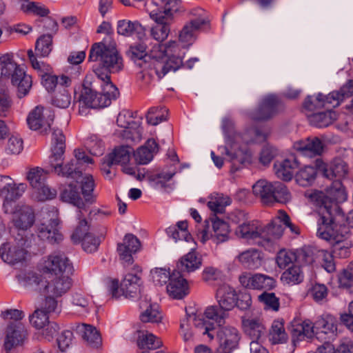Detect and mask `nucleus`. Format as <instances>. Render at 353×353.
I'll list each match as a JSON object with an SVG mask.
<instances>
[{"instance_id":"obj_24","label":"nucleus","mask_w":353,"mask_h":353,"mask_svg":"<svg viewBox=\"0 0 353 353\" xmlns=\"http://www.w3.org/2000/svg\"><path fill=\"white\" fill-rule=\"evenodd\" d=\"M141 247L139 239L132 234H127L123 242L118 243L117 252L121 261L130 265L133 263L132 254L136 253Z\"/></svg>"},{"instance_id":"obj_46","label":"nucleus","mask_w":353,"mask_h":353,"mask_svg":"<svg viewBox=\"0 0 353 353\" xmlns=\"http://www.w3.org/2000/svg\"><path fill=\"white\" fill-rule=\"evenodd\" d=\"M43 230L37 227L38 237L50 243H58L63 239L62 234L59 231V226L43 225Z\"/></svg>"},{"instance_id":"obj_18","label":"nucleus","mask_w":353,"mask_h":353,"mask_svg":"<svg viewBox=\"0 0 353 353\" xmlns=\"http://www.w3.org/2000/svg\"><path fill=\"white\" fill-rule=\"evenodd\" d=\"M54 117L51 110L38 105L29 113L27 124L30 130H40V133L46 134L54 121Z\"/></svg>"},{"instance_id":"obj_38","label":"nucleus","mask_w":353,"mask_h":353,"mask_svg":"<svg viewBox=\"0 0 353 353\" xmlns=\"http://www.w3.org/2000/svg\"><path fill=\"white\" fill-rule=\"evenodd\" d=\"M239 261L249 270H256L262 265L261 254L255 249H250L239 254Z\"/></svg>"},{"instance_id":"obj_42","label":"nucleus","mask_w":353,"mask_h":353,"mask_svg":"<svg viewBox=\"0 0 353 353\" xmlns=\"http://www.w3.org/2000/svg\"><path fill=\"white\" fill-rule=\"evenodd\" d=\"M263 240L258 242L259 245L268 247L276 239L283 234V228L281 225L276 223L268 224L263 227Z\"/></svg>"},{"instance_id":"obj_32","label":"nucleus","mask_w":353,"mask_h":353,"mask_svg":"<svg viewBox=\"0 0 353 353\" xmlns=\"http://www.w3.org/2000/svg\"><path fill=\"white\" fill-rule=\"evenodd\" d=\"M194 248H191L190 252L184 255L177 263V272H192L199 269L202 264V261L197 254L194 251Z\"/></svg>"},{"instance_id":"obj_57","label":"nucleus","mask_w":353,"mask_h":353,"mask_svg":"<svg viewBox=\"0 0 353 353\" xmlns=\"http://www.w3.org/2000/svg\"><path fill=\"white\" fill-rule=\"evenodd\" d=\"M21 10L26 13H33L40 17H46L50 12L45 6L34 1L22 4Z\"/></svg>"},{"instance_id":"obj_33","label":"nucleus","mask_w":353,"mask_h":353,"mask_svg":"<svg viewBox=\"0 0 353 353\" xmlns=\"http://www.w3.org/2000/svg\"><path fill=\"white\" fill-rule=\"evenodd\" d=\"M140 308L143 312L140 314V319L143 323H159L162 316L159 311V306L156 303H150L145 299L140 302Z\"/></svg>"},{"instance_id":"obj_27","label":"nucleus","mask_w":353,"mask_h":353,"mask_svg":"<svg viewBox=\"0 0 353 353\" xmlns=\"http://www.w3.org/2000/svg\"><path fill=\"white\" fill-rule=\"evenodd\" d=\"M293 147L303 155L309 157L320 155L323 150V144L317 137H309L298 141L294 143Z\"/></svg>"},{"instance_id":"obj_19","label":"nucleus","mask_w":353,"mask_h":353,"mask_svg":"<svg viewBox=\"0 0 353 353\" xmlns=\"http://www.w3.org/2000/svg\"><path fill=\"white\" fill-rule=\"evenodd\" d=\"M239 280L241 285L245 288L265 292L274 288L276 283L273 277L260 273L244 272L239 276Z\"/></svg>"},{"instance_id":"obj_28","label":"nucleus","mask_w":353,"mask_h":353,"mask_svg":"<svg viewBox=\"0 0 353 353\" xmlns=\"http://www.w3.org/2000/svg\"><path fill=\"white\" fill-rule=\"evenodd\" d=\"M117 125L123 128V137L132 139L141 138V128L139 125L132 120V116L127 112H120L117 119Z\"/></svg>"},{"instance_id":"obj_50","label":"nucleus","mask_w":353,"mask_h":353,"mask_svg":"<svg viewBox=\"0 0 353 353\" xmlns=\"http://www.w3.org/2000/svg\"><path fill=\"white\" fill-rule=\"evenodd\" d=\"M292 337H297L298 339L302 340L305 336L309 339H314L316 334V328L314 323L310 321H305L301 325L292 330Z\"/></svg>"},{"instance_id":"obj_1","label":"nucleus","mask_w":353,"mask_h":353,"mask_svg":"<svg viewBox=\"0 0 353 353\" xmlns=\"http://www.w3.org/2000/svg\"><path fill=\"white\" fill-rule=\"evenodd\" d=\"M88 60L97 65L94 66V74H88L83 81L79 103L94 109L107 107L119 95L110 74L123 68V59L114 43L99 42L92 46Z\"/></svg>"},{"instance_id":"obj_44","label":"nucleus","mask_w":353,"mask_h":353,"mask_svg":"<svg viewBox=\"0 0 353 353\" xmlns=\"http://www.w3.org/2000/svg\"><path fill=\"white\" fill-rule=\"evenodd\" d=\"M137 345L140 348L155 350L162 345L161 341L148 331H139Z\"/></svg>"},{"instance_id":"obj_41","label":"nucleus","mask_w":353,"mask_h":353,"mask_svg":"<svg viewBox=\"0 0 353 353\" xmlns=\"http://www.w3.org/2000/svg\"><path fill=\"white\" fill-rule=\"evenodd\" d=\"M77 331L81 334L82 338L93 347H98L101 343V338L97 329L86 324H82L77 327Z\"/></svg>"},{"instance_id":"obj_25","label":"nucleus","mask_w":353,"mask_h":353,"mask_svg":"<svg viewBox=\"0 0 353 353\" xmlns=\"http://www.w3.org/2000/svg\"><path fill=\"white\" fill-rule=\"evenodd\" d=\"M167 292L170 296L176 299H181L189 293L187 281L181 273L174 271L167 286Z\"/></svg>"},{"instance_id":"obj_52","label":"nucleus","mask_w":353,"mask_h":353,"mask_svg":"<svg viewBox=\"0 0 353 353\" xmlns=\"http://www.w3.org/2000/svg\"><path fill=\"white\" fill-rule=\"evenodd\" d=\"M81 192L83 196L84 203L88 205L93 203L95 201L92 194L94 190V183L93 178L91 175L85 176L81 181Z\"/></svg>"},{"instance_id":"obj_39","label":"nucleus","mask_w":353,"mask_h":353,"mask_svg":"<svg viewBox=\"0 0 353 353\" xmlns=\"http://www.w3.org/2000/svg\"><path fill=\"white\" fill-rule=\"evenodd\" d=\"M37 227L43 230V225L59 226L58 210L54 206L43 207L37 214Z\"/></svg>"},{"instance_id":"obj_6","label":"nucleus","mask_w":353,"mask_h":353,"mask_svg":"<svg viewBox=\"0 0 353 353\" xmlns=\"http://www.w3.org/2000/svg\"><path fill=\"white\" fill-rule=\"evenodd\" d=\"M159 12L152 11L150 18L154 21L150 29V36L159 44L165 41L170 32V24L174 13L182 11L179 0H152Z\"/></svg>"},{"instance_id":"obj_7","label":"nucleus","mask_w":353,"mask_h":353,"mask_svg":"<svg viewBox=\"0 0 353 353\" xmlns=\"http://www.w3.org/2000/svg\"><path fill=\"white\" fill-rule=\"evenodd\" d=\"M222 129L225 134L226 145L219 148L221 154L226 155L225 159L232 163L231 170L236 172L240 165L249 163L252 161V154L247 149L238 148L236 150L234 139L236 135L234 132V123L229 118L222 120Z\"/></svg>"},{"instance_id":"obj_10","label":"nucleus","mask_w":353,"mask_h":353,"mask_svg":"<svg viewBox=\"0 0 353 353\" xmlns=\"http://www.w3.org/2000/svg\"><path fill=\"white\" fill-rule=\"evenodd\" d=\"M36 237L18 234L12 240L0 247V256L2 260L11 265L23 261L28 253V249L35 245Z\"/></svg>"},{"instance_id":"obj_56","label":"nucleus","mask_w":353,"mask_h":353,"mask_svg":"<svg viewBox=\"0 0 353 353\" xmlns=\"http://www.w3.org/2000/svg\"><path fill=\"white\" fill-rule=\"evenodd\" d=\"M259 301L264 305L265 308L278 311L280 307L279 299L274 293L264 292L258 296Z\"/></svg>"},{"instance_id":"obj_53","label":"nucleus","mask_w":353,"mask_h":353,"mask_svg":"<svg viewBox=\"0 0 353 353\" xmlns=\"http://www.w3.org/2000/svg\"><path fill=\"white\" fill-rule=\"evenodd\" d=\"M23 283L26 287H30L33 290L44 294L46 279H43L41 276L29 272L25 276Z\"/></svg>"},{"instance_id":"obj_60","label":"nucleus","mask_w":353,"mask_h":353,"mask_svg":"<svg viewBox=\"0 0 353 353\" xmlns=\"http://www.w3.org/2000/svg\"><path fill=\"white\" fill-rule=\"evenodd\" d=\"M152 281L156 285H163L170 282L172 274L165 268H156L150 272Z\"/></svg>"},{"instance_id":"obj_31","label":"nucleus","mask_w":353,"mask_h":353,"mask_svg":"<svg viewBox=\"0 0 353 353\" xmlns=\"http://www.w3.org/2000/svg\"><path fill=\"white\" fill-rule=\"evenodd\" d=\"M207 23V20L198 18L185 23L179 33V41L184 43H192L195 40L196 31Z\"/></svg>"},{"instance_id":"obj_40","label":"nucleus","mask_w":353,"mask_h":353,"mask_svg":"<svg viewBox=\"0 0 353 353\" xmlns=\"http://www.w3.org/2000/svg\"><path fill=\"white\" fill-rule=\"evenodd\" d=\"M212 223V232L210 234V238L216 244L223 243L229 239L230 229L228 224L218 219L214 218L211 219Z\"/></svg>"},{"instance_id":"obj_48","label":"nucleus","mask_w":353,"mask_h":353,"mask_svg":"<svg viewBox=\"0 0 353 353\" xmlns=\"http://www.w3.org/2000/svg\"><path fill=\"white\" fill-rule=\"evenodd\" d=\"M52 50V37L50 34L41 36L36 41L35 52L37 56L48 57Z\"/></svg>"},{"instance_id":"obj_9","label":"nucleus","mask_w":353,"mask_h":353,"mask_svg":"<svg viewBox=\"0 0 353 353\" xmlns=\"http://www.w3.org/2000/svg\"><path fill=\"white\" fill-rule=\"evenodd\" d=\"M216 299L219 307L216 306L209 307L205 310L204 315L207 319L214 323L215 327H220L224 323L226 312L235 307L236 292L233 288L223 284L217 289Z\"/></svg>"},{"instance_id":"obj_43","label":"nucleus","mask_w":353,"mask_h":353,"mask_svg":"<svg viewBox=\"0 0 353 353\" xmlns=\"http://www.w3.org/2000/svg\"><path fill=\"white\" fill-rule=\"evenodd\" d=\"M317 174L316 169L313 166H305L295 174L296 183L303 187L312 185Z\"/></svg>"},{"instance_id":"obj_17","label":"nucleus","mask_w":353,"mask_h":353,"mask_svg":"<svg viewBox=\"0 0 353 353\" xmlns=\"http://www.w3.org/2000/svg\"><path fill=\"white\" fill-rule=\"evenodd\" d=\"M79 224L71 235L74 243H81L82 248L86 252L92 253L97 250L101 239L88 232L89 225L85 218L79 219Z\"/></svg>"},{"instance_id":"obj_16","label":"nucleus","mask_w":353,"mask_h":353,"mask_svg":"<svg viewBox=\"0 0 353 353\" xmlns=\"http://www.w3.org/2000/svg\"><path fill=\"white\" fill-rule=\"evenodd\" d=\"M27 188L26 183L16 185L8 176H0V193L4 197L3 209L5 212H10L14 208V201L20 198Z\"/></svg>"},{"instance_id":"obj_15","label":"nucleus","mask_w":353,"mask_h":353,"mask_svg":"<svg viewBox=\"0 0 353 353\" xmlns=\"http://www.w3.org/2000/svg\"><path fill=\"white\" fill-rule=\"evenodd\" d=\"M283 109L281 99L276 94H269L263 97L257 108L250 112L249 117L257 121H267L273 119Z\"/></svg>"},{"instance_id":"obj_22","label":"nucleus","mask_w":353,"mask_h":353,"mask_svg":"<svg viewBox=\"0 0 353 353\" xmlns=\"http://www.w3.org/2000/svg\"><path fill=\"white\" fill-rule=\"evenodd\" d=\"M9 213L13 215L14 225L21 230L18 234L30 236V234H26L25 230L30 228L35 221L32 209L28 205L17 204Z\"/></svg>"},{"instance_id":"obj_12","label":"nucleus","mask_w":353,"mask_h":353,"mask_svg":"<svg viewBox=\"0 0 353 353\" xmlns=\"http://www.w3.org/2000/svg\"><path fill=\"white\" fill-rule=\"evenodd\" d=\"M192 324L202 334H207L210 340L214 339L216 328L214 323L207 319L204 314H196L193 312L189 313L186 309V317L181 320L180 324L181 334L185 342L193 341L194 333L191 329Z\"/></svg>"},{"instance_id":"obj_51","label":"nucleus","mask_w":353,"mask_h":353,"mask_svg":"<svg viewBox=\"0 0 353 353\" xmlns=\"http://www.w3.org/2000/svg\"><path fill=\"white\" fill-rule=\"evenodd\" d=\"M176 173V170L173 169L172 170H162L155 174L154 180L155 181L156 185L166 192L172 190L173 183H169V181Z\"/></svg>"},{"instance_id":"obj_47","label":"nucleus","mask_w":353,"mask_h":353,"mask_svg":"<svg viewBox=\"0 0 353 353\" xmlns=\"http://www.w3.org/2000/svg\"><path fill=\"white\" fill-rule=\"evenodd\" d=\"M335 119V113L330 111L314 113L309 117L310 123L318 128L327 127Z\"/></svg>"},{"instance_id":"obj_20","label":"nucleus","mask_w":353,"mask_h":353,"mask_svg":"<svg viewBox=\"0 0 353 353\" xmlns=\"http://www.w3.org/2000/svg\"><path fill=\"white\" fill-rule=\"evenodd\" d=\"M42 270L43 272L49 273L50 275H59L72 273L73 267L63 253L54 252L44 260Z\"/></svg>"},{"instance_id":"obj_34","label":"nucleus","mask_w":353,"mask_h":353,"mask_svg":"<svg viewBox=\"0 0 353 353\" xmlns=\"http://www.w3.org/2000/svg\"><path fill=\"white\" fill-rule=\"evenodd\" d=\"M337 321L334 316L330 314H325L321 316L314 323L316 328V339H319L321 335L328 333L333 334L337 330Z\"/></svg>"},{"instance_id":"obj_14","label":"nucleus","mask_w":353,"mask_h":353,"mask_svg":"<svg viewBox=\"0 0 353 353\" xmlns=\"http://www.w3.org/2000/svg\"><path fill=\"white\" fill-rule=\"evenodd\" d=\"M230 219L232 222L239 224L235 231L238 236L246 240H257V244L259 241L263 240V227L256 221H245L244 212H235L230 215Z\"/></svg>"},{"instance_id":"obj_35","label":"nucleus","mask_w":353,"mask_h":353,"mask_svg":"<svg viewBox=\"0 0 353 353\" xmlns=\"http://www.w3.org/2000/svg\"><path fill=\"white\" fill-rule=\"evenodd\" d=\"M249 327L250 330L248 332L253 338L250 344V353H269L258 341L263 332V327L258 321L251 320L249 321Z\"/></svg>"},{"instance_id":"obj_2","label":"nucleus","mask_w":353,"mask_h":353,"mask_svg":"<svg viewBox=\"0 0 353 353\" xmlns=\"http://www.w3.org/2000/svg\"><path fill=\"white\" fill-rule=\"evenodd\" d=\"M150 39L145 37L137 45L130 46L128 56L141 68H151L158 77L162 79L170 72H175L183 65L182 59L172 54L177 48L176 41H169L165 44H155L147 54V49L150 45Z\"/></svg>"},{"instance_id":"obj_55","label":"nucleus","mask_w":353,"mask_h":353,"mask_svg":"<svg viewBox=\"0 0 353 353\" xmlns=\"http://www.w3.org/2000/svg\"><path fill=\"white\" fill-rule=\"evenodd\" d=\"M303 278L299 266L293 265L286 270L281 275V280L291 285L299 283Z\"/></svg>"},{"instance_id":"obj_62","label":"nucleus","mask_w":353,"mask_h":353,"mask_svg":"<svg viewBox=\"0 0 353 353\" xmlns=\"http://www.w3.org/2000/svg\"><path fill=\"white\" fill-rule=\"evenodd\" d=\"M28 56L32 68L40 73L41 77V74H45L52 72L50 65L43 61H38L37 55L34 54L32 50H28Z\"/></svg>"},{"instance_id":"obj_49","label":"nucleus","mask_w":353,"mask_h":353,"mask_svg":"<svg viewBox=\"0 0 353 353\" xmlns=\"http://www.w3.org/2000/svg\"><path fill=\"white\" fill-rule=\"evenodd\" d=\"M270 340L272 344L283 343L287 341L288 335L285 332L283 322L274 321L270 330Z\"/></svg>"},{"instance_id":"obj_63","label":"nucleus","mask_w":353,"mask_h":353,"mask_svg":"<svg viewBox=\"0 0 353 353\" xmlns=\"http://www.w3.org/2000/svg\"><path fill=\"white\" fill-rule=\"evenodd\" d=\"M71 95L65 88L55 94L52 104L60 108H67L71 103Z\"/></svg>"},{"instance_id":"obj_64","label":"nucleus","mask_w":353,"mask_h":353,"mask_svg":"<svg viewBox=\"0 0 353 353\" xmlns=\"http://www.w3.org/2000/svg\"><path fill=\"white\" fill-rule=\"evenodd\" d=\"M296 262L303 265H310L314 261V253L310 247L303 248L298 252Z\"/></svg>"},{"instance_id":"obj_61","label":"nucleus","mask_w":353,"mask_h":353,"mask_svg":"<svg viewBox=\"0 0 353 353\" xmlns=\"http://www.w3.org/2000/svg\"><path fill=\"white\" fill-rule=\"evenodd\" d=\"M48 319L44 310L37 309L30 316V322L35 328L39 330L45 327L46 323L49 322Z\"/></svg>"},{"instance_id":"obj_45","label":"nucleus","mask_w":353,"mask_h":353,"mask_svg":"<svg viewBox=\"0 0 353 353\" xmlns=\"http://www.w3.org/2000/svg\"><path fill=\"white\" fill-rule=\"evenodd\" d=\"M48 172L39 167L30 168L26 174V179L34 189L41 187L46 182Z\"/></svg>"},{"instance_id":"obj_3","label":"nucleus","mask_w":353,"mask_h":353,"mask_svg":"<svg viewBox=\"0 0 353 353\" xmlns=\"http://www.w3.org/2000/svg\"><path fill=\"white\" fill-rule=\"evenodd\" d=\"M320 218L318 221L317 236L332 245V252L335 257L345 259L350 256L352 243L347 240L350 230L347 225H337L338 216L343 212L336 203L325 200L324 205L319 208Z\"/></svg>"},{"instance_id":"obj_36","label":"nucleus","mask_w":353,"mask_h":353,"mask_svg":"<svg viewBox=\"0 0 353 353\" xmlns=\"http://www.w3.org/2000/svg\"><path fill=\"white\" fill-rule=\"evenodd\" d=\"M145 28L137 21L121 20L117 24L118 34L126 37L136 34L139 39L145 36Z\"/></svg>"},{"instance_id":"obj_4","label":"nucleus","mask_w":353,"mask_h":353,"mask_svg":"<svg viewBox=\"0 0 353 353\" xmlns=\"http://www.w3.org/2000/svg\"><path fill=\"white\" fill-rule=\"evenodd\" d=\"M52 154L49 158V163L53 171L59 176L70 177L78 180L85 170V165L92 163V159L87 156L84 151L78 149L74 150V159L63 165V154L65 152V136L62 130L54 129L52 132Z\"/></svg>"},{"instance_id":"obj_37","label":"nucleus","mask_w":353,"mask_h":353,"mask_svg":"<svg viewBox=\"0 0 353 353\" xmlns=\"http://www.w3.org/2000/svg\"><path fill=\"white\" fill-rule=\"evenodd\" d=\"M133 149L129 146H121L114 150L112 153L105 156V162L108 166L113 165H124L129 162Z\"/></svg>"},{"instance_id":"obj_13","label":"nucleus","mask_w":353,"mask_h":353,"mask_svg":"<svg viewBox=\"0 0 353 353\" xmlns=\"http://www.w3.org/2000/svg\"><path fill=\"white\" fill-rule=\"evenodd\" d=\"M134 272L128 273L121 283V288H119V283L117 280L110 282L108 291L113 298H119L121 295L126 298L136 297L141 291L143 282L141 279V268L136 266L133 268Z\"/></svg>"},{"instance_id":"obj_8","label":"nucleus","mask_w":353,"mask_h":353,"mask_svg":"<svg viewBox=\"0 0 353 353\" xmlns=\"http://www.w3.org/2000/svg\"><path fill=\"white\" fill-rule=\"evenodd\" d=\"M254 196L265 205L275 203H286L291 199V194L287 187L279 181L270 182L259 179L252 185Z\"/></svg>"},{"instance_id":"obj_59","label":"nucleus","mask_w":353,"mask_h":353,"mask_svg":"<svg viewBox=\"0 0 353 353\" xmlns=\"http://www.w3.org/2000/svg\"><path fill=\"white\" fill-rule=\"evenodd\" d=\"M303 107L309 111L325 108L323 94L319 93L315 96H307L304 101Z\"/></svg>"},{"instance_id":"obj_54","label":"nucleus","mask_w":353,"mask_h":353,"mask_svg":"<svg viewBox=\"0 0 353 353\" xmlns=\"http://www.w3.org/2000/svg\"><path fill=\"white\" fill-rule=\"evenodd\" d=\"M352 94L349 92L343 91V86L341 88L339 92H332L327 95H323L325 101V108L328 109L330 108H334L340 104L345 97H350Z\"/></svg>"},{"instance_id":"obj_26","label":"nucleus","mask_w":353,"mask_h":353,"mask_svg":"<svg viewBox=\"0 0 353 353\" xmlns=\"http://www.w3.org/2000/svg\"><path fill=\"white\" fill-rule=\"evenodd\" d=\"M62 201L73 204L78 208L77 218L81 219L85 217L84 212H87L86 204L80 196L79 192L76 185L69 184L62 191L61 194Z\"/></svg>"},{"instance_id":"obj_30","label":"nucleus","mask_w":353,"mask_h":353,"mask_svg":"<svg viewBox=\"0 0 353 353\" xmlns=\"http://www.w3.org/2000/svg\"><path fill=\"white\" fill-rule=\"evenodd\" d=\"M299 166L295 157L288 158L281 162L275 163L274 168L278 178L283 181H290L294 175V170Z\"/></svg>"},{"instance_id":"obj_5","label":"nucleus","mask_w":353,"mask_h":353,"mask_svg":"<svg viewBox=\"0 0 353 353\" xmlns=\"http://www.w3.org/2000/svg\"><path fill=\"white\" fill-rule=\"evenodd\" d=\"M315 166L325 177L330 180L335 179L332 183L333 185L328 188L327 194L321 192L312 195L319 208L324 205L325 200L339 205V203L345 200V197L341 179L344 178L348 172L347 163L343 159L338 158L334 159L328 167L321 159H318L315 161Z\"/></svg>"},{"instance_id":"obj_21","label":"nucleus","mask_w":353,"mask_h":353,"mask_svg":"<svg viewBox=\"0 0 353 353\" xmlns=\"http://www.w3.org/2000/svg\"><path fill=\"white\" fill-rule=\"evenodd\" d=\"M70 274L49 275L48 278L46 279L44 294L59 297L65 294L72 286V279L69 276Z\"/></svg>"},{"instance_id":"obj_23","label":"nucleus","mask_w":353,"mask_h":353,"mask_svg":"<svg viewBox=\"0 0 353 353\" xmlns=\"http://www.w3.org/2000/svg\"><path fill=\"white\" fill-rule=\"evenodd\" d=\"M220 353H231L239 345L240 335L238 330L230 326L220 327L216 332Z\"/></svg>"},{"instance_id":"obj_58","label":"nucleus","mask_w":353,"mask_h":353,"mask_svg":"<svg viewBox=\"0 0 353 353\" xmlns=\"http://www.w3.org/2000/svg\"><path fill=\"white\" fill-rule=\"evenodd\" d=\"M278 154L279 150L275 146L266 144L260 152L259 161L263 165H268Z\"/></svg>"},{"instance_id":"obj_11","label":"nucleus","mask_w":353,"mask_h":353,"mask_svg":"<svg viewBox=\"0 0 353 353\" xmlns=\"http://www.w3.org/2000/svg\"><path fill=\"white\" fill-rule=\"evenodd\" d=\"M1 75L3 78L10 79L12 85L17 88V95L19 99L26 96L32 88L31 76L27 74L23 68L13 60L12 55L1 68Z\"/></svg>"},{"instance_id":"obj_29","label":"nucleus","mask_w":353,"mask_h":353,"mask_svg":"<svg viewBox=\"0 0 353 353\" xmlns=\"http://www.w3.org/2000/svg\"><path fill=\"white\" fill-rule=\"evenodd\" d=\"M159 151V145L153 139H149L144 145L139 147L134 156L138 164L145 165L150 162Z\"/></svg>"}]
</instances>
